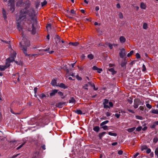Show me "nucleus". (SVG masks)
Segmentation results:
<instances>
[{"label":"nucleus","mask_w":158,"mask_h":158,"mask_svg":"<svg viewBox=\"0 0 158 158\" xmlns=\"http://www.w3.org/2000/svg\"><path fill=\"white\" fill-rule=\"evenodd\" d=\"M69 44H71L73 46H77L78 45L79 43L78 42H70V43H69Z\"/></svg>","instance_id":"obj_20"},{"label":"nucleus","mask_w":158,"mask_h":158,"mask_svg":"<svg viewBox=\"0 0 158 158\" xmlns=\"http://www.w3.org/2000/svg\"><path fill=\"white\" fill-rule=\"evenodd\" d=\"M119 113H120V112ZM114 115L117 118H118L120 116V114L116 113Z\"/></svg>","instance_id":"obj_40"},{"label":"nucleus","mask_w":158,"mask_h":158,"mask_svg":"<svg viewBox=\"0 0 158 158\" xmlns=\"http://www.w3.org/2000/svg\"><path fill=\"white\" fill-rule=\"evenodd\" d=\"M2 14L4 19L6 20L7 18L5 10L3 9L2 10Z\"/></svg>","instance_id":"obj_13"},{"label":"nucleus","mask_w":158,"mask_h":158,"mask_svg":"<svg viewBox=\"0 0 158 158\" xmlns=\"http://www.w3.org/2000/svg\"><path fill=\"white\" fill-rule=\"evenodd\" d=\"M97 72L98 73H100L102 71V69L98 68L97 70Z\"/></svg>","instance_id":"obj_42"},{"label":"nucleus","mask_w":158,"mask_h":158,"mask_svg":"<svg viewBox=\"0 0 158 158\" xmlns=\"http://www.w3.org/2000/svg\"><path fill=\"white\" fill-rule=\"evenodd\" d=\"M8 8L10 9L11 12H13L15 10V2L14 0H10L8 4Z\"/></svg>","instance_id":"obj_4"},{"label":"nucleus","mask_w":158,"mask_h":158,"mask_svg":"<svg viewBox=\"0 0 158 158\" xmlns=\"http://www.w3.org/2000/svg\"><path fill=\"white\" fill-rule=\"evenodd\" d=\"M51 84L53 86H57V85L56 84V80L55 79L52 80V81Z\"/></svg>","instance_id":"obj_18"},{"label":"nucleus","mask_w":158,"mask_h":158,"mask_svg":"<svg viewBox=\"0 0 158 158\" xmlns=\"http://www.w3.org/2000/svg\"><path fill=\"white\" fill-rule=\"evenodd\" d=\"M140 7L142 9H145L146 7L145 4L143 2L140 3Z\"/></svg>","instance_id":"obj_17"},{"label":"nucleus","mask_w":158,"mask_h":158,"mask_svg":"<svg viewBox=\"0 0 158 158\" xmlns=\"http://www.w3.org/2000/svg\"><path fill=\"white\" fill-rule=\"evenodd\" d=\"M158 139L156 137H154L153 139V141L155 143H156L157 142Z\"/></svg>","instance_id":"obj_41"},{"label":"nucleus","mask_w":158,"mask_h":158,"mask_svg":"<svg viewBox=\"0 0 158 158\" xmlns=\"http://www.w3.org/2000/svg\"><path fill=\"white\" fill-rule=\"evenodd\" d=\"M127 62L126 60H123L121 64L120 65L121 67L125 68V69L126 68V65L127 64Z\"/></svg>","instance_id":"obj_9"},{"label":"nucleus","mask_w":158,"mask_h":158,"mask_svg":"<svg viewBox=\"0 0 158 158\" xmlns=\"http://www.w3.org/2000/svg\"><path fill=\"white\" fill-rule=\"evenodd\" d=\"M22 21H25L27 22V24L26 26L27 29V30L29 31H31V34H35L36 33V27L37 26V21H36V25L35 26V33H33L31 31L29 30L28 28V27L29 26H30V27H31V23H29L27 21H25L24 20H23L20 21H19L18 19V22L16 24L17 28L19 31L21 32L22 36L23 37L22 39V41L21 42H20L19 43V44L20 45V47L21 49L23 50V52L25 55V56H28V55H27V47L29 46L30 45V44L29 41L27 40V39L25 37V36H24V34L23 33L24 31L23 29L22 28V27L20 24L19 23H21V22Z\"/></svg>","instance_id":"obj_2"},{"label":"nucleus","mask_w":158,"mask_h":158,"mask_svg":"<svg viewBox=\"0 0 158 158\" xmlns=\"http://www.w3.org/2000/svg\"><path fill=\"white\" fill-rule=\"evenodd\" d=\"M155 155H156L157 157V158H158V148H157L155 151Z\"/></svg>","instance_id":"obj_33"},{"label":"nucleus","mask_w":158,"mask_h":158,"mask_svg":"<svg viewBox=\"0 0 158 158\" xmlns=\"http://www.w3.org/2000/svg\"><path fill=\"white\" fill-rule=\"evenodd\" d=\"M24 144V143H23V144H21V145H20L19 147H18L17 148V150L19 149L21 147H23V145Z\"/></svg>","instance_id":"obj_49"},{"label":"nucleus","mask_w":158,"mask_h":158,"mask_svg":"<svg viewBox=\"0 0 158 158\" xmlns=\"http://www.w3.org/2000/svg\"><path fill=\"white\" fill-rule=\"evenodd\" d=\"M118 16L120 19H122L123 17V14L121 12H119V13Z\"/></svg>","instance_id":"obj_36"},{"label":"nucleus","mask_w":158,"mask_h":158,"mask_svg":"<svg viewBox=\"0 0 158 158\" xmlns=\"http://www.w3.org/2000/svg\"><path fill=\"white\" fill-rule=\"evenodd\" d=\"M127 110L130 112H131L132 113H134V111L132 110H130V109H128Z\"/></svg>","instance_id":"obj_56"},{"label":"nucleus","mask_w":158,"mask_h":158,"mask_svg":"<svg viewBox=\"0 0 158 158\" xmlns=\"http://www.w3.org/2000/svg\"><path fill=\"white\" fill-rule=\"evenodd\" d=\"M58 91V90L56 89H54L52 90L51 93L50 94V96H54L56 94Z\"/></svg>","instance_id":"obj_11"},{"label":"nucleus","mask_w":158,"mask_h":158,"mask_svg":"<svg viewBox=\"0 0 158 158\" xmlns=\"http://www.w3.org/2000/svg\"><path fill=\"white\" fill-rule=\"evenodd\" d=\"M109 122V121L108 120H106L105 121H104L102 123L100 124V126H104L106 124Z\"/></svg>","instance_id":"obj_23"},{"label":"nucleus","mask_w":158,"mask_h":158,"mask_svg":"<svg viewBox=\"0 0 158 158\" xmlns=\"http://www.w3.org/2000/svg\"><path fill=\"white\" fill-rule=\"evenodd\" d=\"M141 129H142V127L141 126H139L136 128V130L137 131H140L141 130Z\"/></svg>","instance_id":"obj_39"},{"label":"nucleus","mask_w":158,"mask_h":158,"mask_svg":"<svg viewBox=\"0 0 158 158\" xmlns=\"http://www.w3.org/2000/svg\"><path fill=\"white\" fill-rule=\"evenodd\" d=\"M74 111L75 113L79 114H82V111L80 110H76Z\"/></svg>","instance_id":"obj_21"},{"label":"nucleus","mask_w":158,"mask_h":158,"mask_svg":"<svg viewBox=\"0 0 158 158\" xmlns=\"http://www.w3.org/2000/svg\"><path fill=\"white\" fill-rule=\"evenodd\" d=\"M139 109L143 111V107L142 106H139Z\"/></svg>","instance_id":"obj_62"},{"label":"nucleus","mask_w":158,"mask_h":158,"mask_svg":"<svg viewBox=\"0 0 158 158\" xmlns=\"http://www.w3.org/2000/svg\"><path fill=\"white\" fill-rule=\"evenodd\" d=\"M59 87L63 88L64 89H65L67 88V87L63 83H61L59 84L58 85Z\"/></svg>","instance_id":"obj_16"},{"label":"nucleus","mask_w":158,"mask_h":158,"mask_svg":"<svg viewBox=\"0 0 158 158\" xmlns=\"http://www.w3.org/2000/svg\"><path fill=\"white\" fill-rule=\"evenodd\" d=\"M88 57L90 60L93 59L94 58V56L92 54H89L88 55Z\"/></svg>","instance_id":"obj_29"},{"label":"nucleus","mask_w":158,"mask_h":158,"mask_svg":"<svg viewBox=\"0 0 158 158\" xmlns=\"http://www.w3.org/2000/svg\"><path fill=\"white\" fill-rule=\"evenodd\" d=\"M108 134L109 135H111V136H116L117 135V134L116 133H113L111 132H108Z\"/></svg>","instance_id":"obj_28"},{"label":"nucleus","mask_w":158,"mask_h":158,"mask_svg":"<svg viewBox=\"0 0 158 158\" xmlns=\"http://www.w3.org/2000/svg\"><path fill=\"white\" fill-rule=\"evenodd\" d=\"M156 126L154 123H153V125L151 126L150 127L152 128H155Z\"/></svg>","instance_id":"obj_57"},{"label":"nucleus","mask_w":158,"mask_h":158,"mask_svg":"<svg viewBox=\"0 0 158 158\" xmlns=\"http://www.w3.org/2000/svg\"><path fill=\"white\" fill-rule=\"evenodd\" d=\"M119 55L120 57L122 58H123L126 56V52L124 48H123L121 49L120 52H119Z\"/></svg>","instance_id":"obj_6"},{"label":"nucleus","mask_w":158,"mask_h":158,"mask_svg":"<svg viewBox=\"0 0 158 158\" xmlns=\"http://www.w3.org/2000/svg\"><path fill=\"white\" fill-rule=\"evenodd\" d=\"M152 113L156 114H158V110L157 109H153L152 110Z\"/></svg>","instance_id":"obj_27"},{"label":"nucleus","mask_w":158,"mask_h":158,"mask_svg":"<svg viewBox=\"0 0 158 158\" xmlns=\"http://www.w3.org/2000/svg\"><path fill=\"white\" fill-rule=\"evenodd\" d=\"M64 104V102H59L56 105V106L57 107L59 108H62L63 105Z\"/></svg>","instance_id":"obj_14"},{"label":"nucleus","mask_w":158,"mask_h":158,"mask_svg":"<svg viewBox=\"0 0 158 158\" xmlns=\"http://www.w3.org/2000/svg\"><path fill=\"white\" fill-rule=\"evenodd\" d=\"M76 101L73 97H71L70 99L69 100V103H75Z\"/></svg>","instance_id":"obj_19"},{"label":"nucleus","mask_w":158,"mask_h":158,"mask_svg":"<svg viewBox=\"0 0 158 158\" xmlns=\"http://www.w3.org/2000/svg\"><path fill=\"white\" fill-rule=\"evenodd\" d=\"M151 152V150L150 148L148 149L146 151V153L148 154L149 153Z\"/></svg>","instance_id":"obj_52"},{"label":"nucleus","mask_w":158,"mask_h":158,"mask_svg":"<svg viewBox=\"0 0 158 158\" xmlns=\"http://www.w3.org/2000/svg\"><path fill=\"white\" fill-rule=\"evenodd\" d=\"M58 93L59 95L61 97L63 95V93L60 91Z\"/></svg>","instance_id":"obj_47"},{"label":"nucleus","mask_w":158,"mask_h":158,"mask_svg":"<svg viewBox=\"0 0 158 158\" xmlns=\"http://www.w3.org/2000/svg\"><path fill=\"white\" fill-rule=\"evenodd\" d=\"M71 13L72 14H75V11L73 9H72L71 10Z\"/></svg>","instance_id":"obj_55"},{"label":"nucleus","mask_w":158,"mask_h":158,"mask_svg":"<svg viewBox=\"0 0 158 158\" xmlns=\"http://www.w3.org/2000/svg\"><path fill=\"white\" fill-rule=\"evenodd\" d=\"M140 103H141V102L140 100L135 99L134 100V108L135 109L137 108L139 106L140 104Z\"/></svg>","instance_id":"obj_8"},{"label":"nucleus","mask_w":158,"mask_h":158,"mask_svg":"<svg viewBox=\"0 0 158 158\" xmlns=\"http://www.w3.org/2000/svg\"><path fill=\"white\" fill-rule=\"evenodd\" d=\"M16 53L15 52H13V55L9 57L6 60V61H8L9 62H11L12 61H15V63L17 64L18 62L17 61H15L14 60L15 58L16 57Z\"/></svg>","instance_id":"obj_5"},{"label":"nucleus","mask_w":158,"mask_h":158,"mask_svg":"<svg viewBox=\"0 0 158 158\" xmlns=\"http://www.w3.org/2000/svg\"><path fill=\"white\" fill-rule=\"evenodd\" d=\"M103 104L104 105L103 107L105 108H110V107H112L113 106V104L112 102H109V100L106 99L104 100Z\"/></svg>","instance_id":"obj_3"},{"label":"nucleus","mask_w":158,"mask_h":158,"mask_svg":"<svg viewBox=\"0 0 158 158\" xmlns=\"http://www.w3.org/2000/svg\"><path fill=\"white\" fill-rule=\"evenodd\" d=\"M106 133V132L104 131L102 133H99L98 135L99 139H101L102 137L105 135Z\"/></svg>","instance_id":"obj_15"},{"label":"nucleus","mask_w":158,"mask_h":158,"mask_svg":"<svg viewBox=\"0 0 158 158\" xmlns=\"http://www.w3.org/2000/svg\"><path fill=\"white\" fill-rule=\"evenodd\" d=\"M88 83L92 87H94V85L93 83L91 82H88Z\"/></svg>","instance_id":"obj_44"},{"label":"nucleus","mask_w":158,"mask_h":158,"mask_svg":"<svg viewBox=\"0 0 158 158\" xmlns=\"http://www.w3.org/2000/svg\"><path fill=\"white\" fill-rule=\"evenodd\" d=\"M136 57L137 59H139L140 58V55L138 53H137L136 54Z\"/></svg>","instance_id":"obj_46"},{"label":"nucleus","mask_w":158,"mask_h":158,"mask_svg":"<svg viewBox=\"0 0 158 158\" xmlns=\"http://www.w3.org/2000/svg\"><path fill=\"white\" fill-rule=\"evenodd\" d=\"M143 27L145 29H146L147 28V24L146 23H144L143 24Z\"/></svg>","instance_id":"obj_34"},{"label":"nucleus","mask_w":158,"mask_h":158,"mask_svg":"<svg viewBox=\"0 0 158 158\" xmlns=\"http://www.w3.org/2000/svg\"><path fill=\"white\" fill-rule=\"evenodd\" d=\"M135 129V127H134L127 129V131L129 132H133Z\"/></svg>","instance_id":"obj_25"},{"label":"nucleus","mask_w":158,"mask_h":158,"mask_svg":"<svg viewBox=\"0 0 158 158\" xmlns=\"http://www.w3.org/2000/svg\"><path fill=\"white\" fill-rule=\"evenodd\" d=\"M142 67H143V68L142 71L143 72L145 71L146 70V68L144 64H143Z\"/></svg>","instance_id":"obj_45"},{"label":"nucleus","mask_w":158,"mask_h":158,"mask_svg":"<svg viewBox=\"0 0 158 158\" xmlns=\"http://www.w3.org/2000/svg\"><path fill=\"white\" fill-rule=\"evenodd\" d=\"M93 129L94 131L98 132L99 130V127L98 126H96L93 128Z\"/></svg>","instance_id":"obj_22"},{"label":"nucleus","mask_w":158,"mask_h":158,"mask_svg":"<svg viewBox=\"0 0 158 158\" xmlns=\"http://www.w3.org/2000/svg\"><path fill=\"white\" fill-rule=\"evenodd\" d=\"M17 6H23L24 8L20 11L19 16V21L24 20L28 22L31 23V27L29 26L28 28L29 30L31 31L33 33H35V27L36 23V12L34 9L30 7L29 2H27L23 3L22 0H19L17 3Z\"/></svg>","instance_id":"obj_1"},{"label":"nucleus","mask_w":158,"mask_h":158,"mask_svg":"<svg viewBox=\"0 0 158 158\" xmlns=\"http://www.w3.org/2000/svg\"><path fill=\"white\" fill-rule=\"evenodd\" d=\"M37 90V87H35L34 88V93H35V94L36 93Z\"/></svg>","instance_id":"obj_58"},{"label":"nucleus","mask_w":158,"mask_h":158,"mask_svg":"<svg viewBox=\"0 0 158 158\" xmlns=\"http://www.w3.org/2000/svg\"><path fill=\"white\" fill-rule=\"evenodd\" d=\"M19 155V154H18L16 155H14L11 158H14L16 157L17 156Z\"/></svg>","instance_id":"obj_61"},{"label":"nucleus","mask_w":158,"mask_h":158,"mask_svg":"<svg viewBox=\"0 0 158 158\" xmlns=\"http://www.w3.org/2000/svg\"><path fill=\"white\" fill-rule=\"evenodd\" d=\"M135 118L138 119L142 120L143 119V117L139 115H135Z\"/></svg>","instance_id":"obj_30"},{"label":"nucleus","mask_w":158,"mask_h":158,"mask_svg":"<svg viewBox=\"0 0 158 158\" xmlns=\"http://www.w3.org/2000/svg\"><path fill=\"white\" fill-rule=\"evenodd\" d=\"M111 113H110L108 112H107L106 113V116H107V117L110 116L111 115Z\"/></svg>","instance_id":"obj_48"},{"label":"nucleus","mask_w":158,"mask_h":158,"mask_svg":"<svg viewBox=\"0 0 158 158\" xmlns=\"http://www.w3.org/2000/svg\"><path fill=\"white\" fill-rule=\"evenodd\" d=\"M153 123L156 126L158 125V121L155 122Z\"/></svg>","instance_id":"obj_63"},{"label":"nucleus","mask_w":158,"mask_h":158,"mask_svg":"<svg viewBox=\"0 0 158 158\" xmlns=\"http://www.w3.org/2000/svg\"><path fill=\"white\" fill-rule=\"evenodd\" d=\"M134 52V51L131 50L130 51V53H128L127 55V57H130L131 55H132Z\"/></svg>","instance_id":"obj_31"},{"label":"nucleus","mask_w":158,"mask_h":158,"mask_svg":"<svg viewBox=\"0 0 158 158\" xmlns=\"http://www.w3.org/2000/svg\"><path fill=\"white\" fill-rule=\"evenodd\" d=\"M139 155V153L138 152H137L134 155V158H135L138 155Z\"/></svg>","instance_id":"obj_59"},{"label":"nucleus","mask_w":158,"mask_h":158,"mask_svg":"<svg viewBox=\"0 0 158 158\" xmlns=\"http://www.w3.org/2000/svg\"><path fill=\"white\" fill-rule=\"evenodd\" d=\"M10 62H9L8 61H6V65H4V66H5L6 67V69L8 67L10 66Z\"/></svg>","instance_id":"obj_24"},{"label":"nucleus","mask_w":158,"mask_h":158,"mask_svg":"<svg viewBox=\"0 0 158 158\" xmlns=\"http://www.w3.org/2000/svg\"><path fill=\"white\" fill-rule=\"evenodd\" d=\"M102 127V128L104 130H106L108 129V126H106V125H105V126H101Z\"/></svg>","instance_id":"obj_32"},{"label":"nucleus","mask_w":158,"mask_h":158,"mask_svg":"<svg viewBox=\"0 0 158 158\" xmlns=\"http://www.w3.org/2000/svg\"><path fill=\"white\" fill-rule=\"evenodd\" d=\"M147 129V127H144L142 129L143 131H144L146 130Z\"/></svg>","instance_id":"obj_64"},{"label":"nucleus","mask_w":158,"mask_h":158,"mask_svg":"<svg viewBox=\"0 0 158 158\" xmlns=\"http://www.w3.org/2000/svg\"><path fill=\"white\" fill-rule=\"evenodd\" d=\"M113 44H108V46L110 48V49H112L113 48Z\"/></svg>","instance_id":"obj_53"},{"label":"nucleus","mask_w":158,"mask_h":158,"mask_svg":"<svg viewBox=\"0 0 158 158\" xmlns=\"http://www.w3.org/2000/svg\"><path fill=\"white\" fill-rule=\"evenodd\" d=\"M126 40L125 38L123 36H121L119 38V41L122 44L124 43Z\"/></svg>","instance_id":"obj_10"},{"label":"nucleus","mask_w":158,"mask_h":158,"mask_svg":"<svg viewBox=\"0 0 158 158\" xmlns=\"http://www.w3.org/2000/svg\"><path fill=\"white\" fill-rule=\"evenodd\" d=\"M47 3V2L46 1H44L43 2H41V5L42 6L45 5Z\"/></svg>","instance_id":"obj_35"},{"label":"nucleus","mask_w":158,"mask_h":158,"mask_svg":"<svg viewBox=\"0 0 158 158\" xmlns=\"http://www.w3.org/2000/svg\"><path fill=\"white\" fill-rule=\"evenodd\" d=\"M123 153V152L122 150H119L118 152V154L121 155H122Z\"/></svg>","instance_id":"obj_54"},{"label":"nucleus","mask_w":158,"mask_h":158,"mask_svg":"<svg viewBox=\"0 0 158 158\" xmlns=\"http://www.w3.org/2000/svg\"><path fill=\"white\" fill-rule=\"evenodd\" d=\"M76 77L77 79L78 80H82V78L80 77L78 75H77V76Z\"/></svg>","instance_id":"obj_50"},{"label":"nucleus","mask_w":158,"mask_h":158,"mask_svg":"<svg viewBox=\"0 0 158 158\" xmlns=\"http://www.w3.org/2000/svg\"><path fill=\"white\" fill-rule=\"evenodd\" d=\"M6 69V67L5 66H4V65H0V71H4Z\"/></svg>","instance_id":"obj_26"},{"label":"nucleus","mask_w":158,"mask_h":158,"mask_svg":"<svg viewBox=\"0 0 158 158\" xmlns=\"http://www.w3.org/2000/svg\"><path fill=\"white\" fill-rule=\"evenodd\" d=\"M51 25L50 24H48L47 25L46 28L47 29H48V28L50 29L51 28Z\"/></svg>","instance_id":"obj_51"},{"label":"nucleus","mask_w":158,"mask_h":158,"mask_svg":"<svg viewBox=\"0 0 158 158\" xmlns=\"http://www.w3.org/2000/svg\"><path fill=\"white\" fill-rule=\"evenodd\" d=\"M55 40L56 44V46L57 48H58V47H57L58 46V44H59L61 45V40L60 39V37L58 35H56L55 38Z\"/></svg>","instance_id":"obj_7"},{"label":"nucleus","mask_w":158,"mask_h":158,"mask_svg":"<svg viewBox=\"0 0 158 158\" xmlns=\"http://www.w3.org/2000/svg\"><path fill=\"white\" fill-rule=\"evenodd\" d=\"M99 7L98 6H97L96 7L95 10L96 11H98L99 10Z\"/></svg>","instance_id":"obj_60"},{"label":"nucleus","mask_w":158,"mask_h":158,"mask_svg":"<svg viewBox=\"0 0 158 158\" xmlns=\"http://www.w3.org/2000/svg\"><path fill=\"white\" fill-rule=\"evenodd\" d=\"M108 70L110 72H111V74L112 75H114L116 73V72L114 70L113 68L109 69Z\"/></svg>","instance_id":"obj_12"},{"label":"nucleus","mask_w":158,"mask_h":158,"mask_svg":"<svg viewBox=\"0 0 158 158\" xmlns=\"http://www.w3.org/2000/svg\"><path fill=\"white\" fill-rule=\"evenodd\" d=\"M146 106L149 109H151L152 107V106L148 103L146 104Z\"/></svg>","instance_id":"obj_38"},{"label":"nucleus","mask_w":158,"mask_h":158,"mask_svg":"<svg viewBox=\"0 0 158 158\" xmlns=\"http://www.w3.org/2000/svg\"><path fill=\"white\" fill-rule=\"evenodd\" d=\"M98 68L95 66H94L92 68V69L94 70H97Z\"/></svg>","instance_id":"obj_43"},{"label":"nucleus","mask_w":158,"mask_h":158,"mask_svg":"<svg viewBox=\"0 0 158 158\" xmlns=\"http://www.w3.org/2000/svg\"><path fill=\"white\" fill-rule=\"evenodd\" d=\"M88 85L87 84H85V85L83 86V88L85 89H86V90H88Z\"/></svg>","instance_id":"obj_37"}]
</instances>
